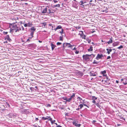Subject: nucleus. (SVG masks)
Masks as SVG:
<instances>
[{
  "label": "nucleus",
  "mask_w": 127,
  "mask_h": 127,
  "mask_svg": "<svg viewBox=\"0 0 127 127\" xmlns=\"http://www.w3.org/2000/svg\"><path fill=\"white\" fill-rule=\"evenodd\" d=\"M12 26L10 31L12 32H19L21 30V28L20 27L19 25H15Z\"/></svg>",
  "instance_id": "1"
},
{
  "label": "nucleus",
  "mask_w": 127,
  "mask_h": 127,
  "mask_svg": "<svg viewBox=\"0 0 127 127\" xmlns=\"http://www.w3.org/2000/svg\"><path fill=\"white\" fill-rule=\"evenodd\" d=\"M87 0H81L79 2H78V3L81 7L83 8L84 7V5H85L84 4L87 2Z\"/></svg>",
  "instance_id": "2"
},
{
  "label": "nucleus",
  "mask_w": 127,
  "mask_h": 127,
  "mask_svg": "<svg viewBox=\"0 0 127 127\" xmlns=\"http://www.w3.org/2000/svg\"><path fill=\"white\" fill-rule=\"evenodd\" d=\"M36 29L34 28V27H32L31 28L30 30L31 31V33L30 35V36H32L33 35L34 32L35 31Z\"/></svg>",
  "instance_id": "3"
},
{
  "label": "nucleus",
  "mask_w": 127,
  "mask_h": 127,
  "mask_svg": "<svg viewBox=\"0 0 127 127\" xmlns=\"http://www.w3.org/2000/svg\"><path fill=\"white\" fill-rule=\"evenodd\" d=\"M125 35L124 33H120V41H123L125 39Z\"/></svg>",
  "instance_id": "4"
},
{
  "label": "nucleus",
  "mask_w": 127,
  "mask_h": 127,
  "mask_svg": "<svg viewBox=\"0 0 127 127\" xmlns=\"http://www.w3.org/2000/svg\"><path fill=\"white\" fill-rule=\"evenodd\" d=\"M120 83H122L124 85H126L127 84V78H122L121 80Z\"/></svg>",
  "instance_id": "5"
},
{
  "label": "nucleus",
  "mask_w": 127,
  "mask_h": 127,
  "mask_svg": "<svg viewBox=\"0 0 127 127\" xmlns=\"http://www.w3.org/2000/svg\"><path fill=\"white\" fill-rule=\"evenodd\" d=\"M83 58L86 61L89 60L91 59L90 58V57L89 55L88 54L84 55L83 56Z\"/></svg>",
  "instance_id": "6"
},
{
  "label": "nucleus",
  "mask_w": 127,
  "mask_h": 127,
  "mask_svg": "<svg viewBox=\"0 0 127 127\" xmlns=\"http://www.w3.org/2000/svg\"><path fill=\"white\" fill-rule=\"evenodd\" d=\"M78 122L76 120H74L72 123L73 125L77 127H80L81 126L80 124H78Z\"/></svg>",
  "instance_id": "7"
},
{
  "label": "nucleus",
  "mask_w": 127,
  "mask_h": 127,
  "mask_svg": "<svg viewBox=\"0 0 127 127\" xmlns=\"http://www.w3.org/2000/svg\"><path fill=\"white\" fill-rule=\"evenodd\" d=\"M102 57H103V55L102 54H98L96 57V60H98L99 59H101Z\"/></svg>",
  "instance_id": "8"
},
{
  "label": "nucleus",
  "mask_w": 127,
  "mask_h": 127,
  "mask_svg": "<svg viewBox=\"0 0 127 127\" xmlns=\"http://www.w3.org/2000/svg\"><path fill=\"white\" fill-rule=\"evenodd\" d=\"M47 7H48V8H49V6H47V7H45L43 9L42 12V13H47V10H48Z\"/></svg>",
  "instance_id": "9"
},
{
  "label": "nucleus",
  "mask_w": 127,
  "mask_h": 127,
  "mask_svg": "<svg viewBox=\"0 0 127 127\" xmlns=\"http://www.w3.org/2000/svg\"><path fill=\"white\" fill-rule=\"evenodd\" d=\"M75 95V94L73 93L72 95H71L70 97L68 98V100H67L69 102L74 97Z\"/></svg>",
  "instance_id": "10"
},
{
  "label": "nucleus",
  "mask_w": 127,
  "mask_h": 127,
  "mask_svg": "<svg viewBox=\"0 0 127 127\" xmlns=\"http://www.w3.org/2000/svg\"><path fill=\"white\" fill-rule=\"evenodd\" d=\"M4 39L5 40H7L9 42H10L12 41L11 39L10 38L9 36L8 35H6Z\"/></svg>",
  "instance_id": "11"
},
{
  "label": "nucleus",
  "mask_w": 127,
  "mask_h": 127,
  "mask_svg": "<svg viewBox=\"0 0 127 127\" xmlns=\"http://www.w3.org/2000/svg\"><path fill=\"white\" fill-rule=\"evenodd\" d=\"M65 46L66 47H70L72 48V47L73 46H74V45H71L70 43H65Z\"/></svg>",
  "instance_id": "12"
},
{
  "label": "nucleus",
  "mask_w": 127,
  "mask_h": 127,
  "mask_svg": "<svg viewBox=\"0 0 127 127\" xmlns=\"http://www.w3.org/2000/svg\"><path fill=\"white\" fill-rule=\"evenodd\" d=\"M124 115H120V119H121L122 120H121L120 119V121H125V118L124 117Z\"/></svg>",
  "instance_id": "13"
},
{
  "label": "nucleus",
  "mask_w": 127,
  "mask_h": 127,
  "mask_svg": "<svg viewBox=\"0 0 127 127\" xmlns=\"http://www.w3.org/2000/svg\"><path fill=\"white\" fill-rule=\"evenodd\" d=\"M64 30L63 29H62V31H60V33H61V35L62 36H65V33L63 32Z\"/></svg>",
  "instance_id": "14"
},
{
  "label": "nucleus",
  "mask_w": 127,
  "mask_h": 127,
  "mask_svg": "<svg viewBox=\"0 0 127 127\" xmlns=\"http://www.w3.org/2000/svg\"><path fill=\"white\" fill-rule=\"evenodd\" d=\"M113 38L111 37L110 38L109 41L108 42H106L105 43H108V44H110V43H111L113 42Z\"/></svg>",
  "instance_id": "15"
},
{
  "label": "nucleus",
  "mask_w": 127,
  "mask_h": 127,
  "mask_svg": "<svg viewBox=\"0 0 127 127\" xmlns=\"http://www.w3.org/2000/svg\"><path fill=\"white\" fill-rule=\"evenodd\" d=\"M51 47L52 49V50H54L55 48L56 47L55 45L54 44L52 43H51Z\"/></svg>",
  "instance_id": "16"
},
{
  "label": "nucleus",
  "mask_w": 127,
  "mask_h": 127,
  "mask_svg": "<svg viewBox=\"0 0 127 127\" xmlns=\"http://www.w3.org/2000/svg\"><path fill=\"white\" fill-rule=\"evenodd\" d=\"M31 37H29L28 38L27 40V41L26 42H29L32 39L33 37V35L32 36H31Z\"/></svg>",
  "instance_id": "17"
},
{
  "label": "nucleus",
  "mask_w": 127,
  "mask_h": 127,
  "mask_svg": "<svg viewBox=\"0 0 127 127\" xmlns=\"http://www.w3.org/2000/svg\"><path fill=\"white\" fill-rule=\"evenodd\" d=\"M50 116L49 117H42V120H47L49 118H50Z\"/></svg>",
  "instance_id": "18"
},
{
  "label": "nucleus",
  "mask_w": 127,
  "mask_h": 127,
  "mask_svg": "<svg viewBox=\"0 0 127 127\" xmlns=\"http://www.w3.org/2000/svg\"><path fill=\"white\" fill-rule=\"evenodd\" d=\"M106 50L107 51V53L108 54H110V52H111L112 50L111 49H109L108 48H107L106 49Z\"/></svg>",
  "instance_id": "19"
},
{
  "label": "nucleus",
  "mask_w": 127,
  "mask_h": 127,
  "mask_svg": "<svg viewBox=\"0 0 127 127\" xmlns=\"http://www.w3.org/2000/svg\"><path fill=\"white\" fill-rule=\"evenodd\" d=\"M120 14L121 13V15H120V16L123 17V16L125 14V13L122 12H121V10L120 9Z\"/></svg>",
  "instance_id": "20"
},
{
  "label": "nucleus",
  "mask_w": 127,
  "mask_h": 127,
  "mask_svg": "<svg viewBox=\"0 0 127 127\" xmlns=\"http://www.w3.org/2000/svg\"><path fill=\"white\" fill-rule=\"evenodd\" d=\"M118 42H114L113 43V46H115L118 45L119 44Z\"/></svg>",
  "instance_id": "21"
},
{
  "label": "nucleus",
  "mask_w": 127,
  "mask_h": 127,
  "mask_svg": "<svg viewBox=\"0 0 127 127\" xmlns=\"http://www.w3.org/2000/svg\"><path fill=\"white\" fill-rule=\"evenodd\" d=\"M93 50V47L92 46H91L90 48L88 49V50L89 52L92 51Z\"/></svg>",
  "instance_id": "22"
},
{
  "label": "nucleus",
  "mask_w": 127,
  "mask_h": 127,
  "mask_svg": "<svg viewBox=\"0 0 127 127\" xmlns=\"http://www.w3.org/2000/svg\"><path fill=\"white\" fill-rule=\"evenodd\" d=\"M90 55V58L93 59V58L95 56V55H94L93 54H92L91 55Z\"/></svg>",
  "instance_id": "23"
},
{
  "label": "nucleus",
  "mask_w": 127,
  "mask_h": 127,
  "mask_svg": "<svg viewBox=\"0 0 127 127\" xmlns=\"http://www.w3.org/2000/svg\"><path fill=\"white\" fill-rule=\"evenodd\" d=\"M83 106L84 105L85 106H86L88 108H89L90 107V105H87V104L85 102H83Z\"/></svg>",
  "instance_id": "24"
},
{
  "label": "nucleus",
  "mask_w": 127,
  "mask_h": 127,
  "mask_svg": "<svg viewBox=\"0 0 127 127\" xmlns=\"http://www.w3.org/2000/svg\"><path fill=\"white\" fill-rule=\"evenodd\" d=\"M79 34H80V36L82 37L84 35L83 32L82 31H80V32Z\"/></svg>",
  "instance_id": "25"
},
{
  "label": "nucleus",
  "mask_w": 127,
  "mask_h": 127,
  "mask_svg": "<svg viewBox=\"0 0 127 127\" xmlns=\"http://www.w3.org/2000/svg\"><path fill=\"white\" fill-rule=\"evenodd\" d=\"M90 76H95L96 75L94 73H92L91 72L90 73Z\"/></svg>",
  "instance_id": "26"
},
{
  "label": "nucleus",
  "mask_w": 127,
  "mask_h": 127,
  "mask_svg": "<svg viewBox=\"0 0 127 127\" xmlns=\"http://www.w3.org/2000/svg\"><path fill=\"white\" fill-rule=\"evenodd\" d=\"M28 26L29 27H31V26H32V23H30V22H28V23H27Z\"/></svg>",
  "instance_id": "27"
},
{
  "label": "nucleus",
  "mask_w": 127,
  "mask_h": 127,
  "mask_svg": "<svg viewBox=\"0 0 127 127\" xmlns=\"http://www.w3.org/2000/svg\"><path fill=\"white\" fill-rule=\"evenodd\" d=\"M60 6V5L59 4H58L56 5H53V8L57 7H59Z\"/></svg>",
  "instance_id": "28"
},
{
  "label": "nucleus",
  "mask_w": 127,
  "mask_h": 127,
  "mask_svg": "<svg viewBox=\"0 0 127 127\" xmlns=\"http://www.w3.org/2000/svg\"><path fill=\"white\" fill-rule=\"evenodd\" d=\"M83 107V105L81 104H80L78 106V107H79L80 109H81Z\"/></svg>",
  "instance_id": "29"
},
{
  "label": "nucleus",
  "mask_w": 127,
  "mask_h": 127,
  "mask_svg": "<svg viewBox=\"0 0 127 127\" xmlns=\"http://www.w3.org/2000/svg\"><path fill=\"white\" fill-rule=\"evenodd\" d=\"M92 99L93 100H95L97 99V97H96L94 96H92Z\"/></svg>",
  "instance_id": "30"
},
{
  "label": "nucleus",
  "mask_w": 127,
  "mask_h": 127,
  "mask_svg": "<svg viewBox=\"0 0 127 127\" xmlns=\"http://www.w3.org/2000/svg\"><path fill=\"white\" fill-rule=\"evenodd\" d=\"M30 90L32 91H34V90L35 91L36 90V89H35L33 87H30Z\"/></svg>",
  "instance_id": "31"
},
{
  "label": "nucleus",
  "mask_w": 127,
  "mask_h": 127,
  "mask_svg": "<svg viewBox=\"0 0 127 127\" xmlns=\"http://www.w3.org/2000/svg\"><path fill=\"white\" fill-rule=\"evenodd\" d=\"M99 62L96 61L95 60H94V62L92 63L93 64H97Z\"/></svg>",
  "instance_id": "32"
},
{
  "label": "nucleus",
  "mask_w": 127,
  "mask_h": 127,
  "mask_svg": "<svg viewBox=\"0 0 127 127\" xmlns=\"http://www.w3.org/2000/svg\"><path fill=\"white\" fill-rule=\"evenodd\" d=\"M57 29H60L62 28V27L61 26V25H59L57 27Z\"/></svg>",
  "instance_id": "33"
},
{
  "label": "nucleus",
  "mask_w": 127,
  "mask_h": 127,
  "mask_svg": "<svg viewBox=\"0 0 127 127\" xmlns=\"http://www.w3.org/2000/svg\"><path fill=\"white\" fill-rule=\"evenodd\" d=\"M63 36H60V37H59L60 40H61V41H63Z\"/></svg>",
  "instance_id": "34"
},
{
  "label": "nucleus",
  "mask_w": 127,
  "mask_h": 127,
  "mask_svg": "<svg viewBox=\"0 0 127 127\" xmlns=\"http://www.w3.org/2000/svg\"><path fill=\"white\" fill-rule=\"evenodd\" d=\"M96 106L98 107L99 108H100L101 107V105H100V104L98 103H96Z\"/></svg>",
  "instance_id": "35"
},
{
  "label": "nucleus",
  "mask_w": 127,
  "mask_h": 127,
  "mask_svg": "<svg viewBox=\"0 0 127 127\" xmlns=\"http://www.w3.org/2000/svg\"><path fill=\"white\" fill-rule=\"evenodd\" d=\"M101 74L103 75H104L106 73V71L105 70H104L103 71H101Z\"/></svg>",
  "instance_id": "36"
},
{
  "label": "nucleus",
  "mask_w": 127,
  "mask_h": 127,
  "mask_svg": "<svg viewBox=\"0 0 127 127\" xmlns=\"http://www.w3.org/2000/svg\"><path fill=\"white\" fill-rule=\"evenodd\" d=\"M77 99H78V100H79L80 101H81L82 100V98L79 97H78L77 98Z\"/></svg>",
  "instance_id": "37"
},
{
  "label": "nucleus",
  "mask_w": 127,
  "mask_h": 127,
  "mask_svg": "<svg viewBox=\"0 0 127 127\" xmlns=\"http://www.w3.org/2000/svg\"><path fill=\"white\" fill-rule=\"evenodd\" d=\"M47 13H49V14H50L51 13H53L54 12L53 11V10H51V11H50V12H47Z\"/></svg>",
  "instance_id": "38"
},
{
  "label": "nucleus",
  "mask_w": 127,
  "mask_h": 127,
  "mask_svg": "<svg viewBox=\"0 0 127 127\" xmlns=\"http://www.w3.org/2000/svg\"><path fill=\"white\" fill-rule=\"evenodd\" d=\"M62 44V43L61 42H58L57 43V45H60Z\"/></svg>",
  "instance_id": "39"
},
{
  "label": "nucleus",
  "mask_w": 127,
  "mask_h": 127,
  "mask_svg": "<svg viewBox=\"0 0 127 127\" xmlns=\"http://www.w3.org/2000/svg\"><path fill=\"white\" fill-rule=\"evenodd\" d=\"M86 35H84L82 37L83 39H86Z\"/></svg>",
  "instance_id": "40"
},
{
  "label": "nucleus",
  "mask_w": 127,
  "mask_h": 127,
  "mask_svg": "<svg viewBox=\"0 0 127 127\" xmlns=\"http://www.w3.org/2000/svg\"><path fill=\"white\" fill-rule=\"evenodd\" d=\"M41 24L42 25H43L45 26L46 25V23L45 22L43 23H41Z\"/></svg>",
  "instance_id": "41"
},
{
  "label": "nucleus",
  "mask_w": 127,
  "mask_h": 127,
  "mask_svg": "<svg viewBox=\"0 0 127 127\" xmlns=\"http://www.w3.org/2000/svg\"><path fill=\"white\" fill-rule=\"evenodd\" d=\"M33 44H29L28 45V47H30V46L32 47V46H33Z\"/></svg>",
  "instance_id": "42"
},
{
  "label": "nucleus",
  "mask_w": 127,
  "mask_h": 127,
  "mask_svg": "<svg viewBox=\"0 0 127 127\" xmlns=\"http://www.w3.org/2000/svg\"><path fill=\"white\" fill-rule=\"evenodd\" d=\"M8 33V32H3V34L4 35H5L7 34Z\"/></svg>",
  "instance_id": "43"
},
{
  "label": "nucleus",
  "mask_w": 127,
  "mask_h": 127,
  "mask_svg": "<svg viewBox=\"0 0 127 127\" xmlns=\"http://www.w3.org/2000/svg\"><path fill=\"white\" fill-rule=\"evenodd\" d=\"M120 32L122 33H123L124 31L123 29H120Z\"/></svg>",
  "instance_id": "44"
},
{
  "label": "nucleus",
  "mask_w": 127,
  "mask_h": 127,
  "mask_svg": "<svg viewBox=\"0 0 127 127\" xmlns=\"http://www.w3.org/2000/svg\"><path fill=\"white\" fill-rule=\"evenodd\" d=\"M48 120L50 121L51 122L52 121V119L50 117V118H49L48 119Z\"/></svg>",
  "instance_id": "45"
},
{
  "label": "nucleus",
  "mask_w": 127,
  "mask_h": 127,
  "mask_svg": "<svg viewBox=\"0 0 127 127\" xmlns=\"http://www.w3.org/2000/svg\"><path fill=\"white\" fill-rule=\"evenodd\" d=\"M102 11L103 12H105L106 13H107L108 12V11L107 10L105 9V10H102Z\"/></svg>",
  "instance_id": "46"
},
{
  "label": "nucleus",
  "mask_w": 127,
  "mask_h": 127,
  "mask_svg": "<svg viewBox=\"0 0 127 127\" xmlns=\"http://www.w3.org/2000/svg\"><path fill=\"white\" fill-rule=\"evenodd\" d=\"M87 41H88V42L89 43H90V42L91 41V40H90L89 39H88L87 40Z\"/></svg>",
  "instance_id": "47"
},
{
  "label": "nucleus",
  "mask_w": 127,
  "mask_h": 127,
  "mask_svg": "<svg viewBox=\"0 0 127 127\" xmlns=\"http://www.w3.org/2000/svg\"><path fill=\"white\" fill-rule=\"evenodd\" d=\"M55 122V120H54L53 121H52L51 122L52 124L54 123Z\"/></svg>",
  "instance_id": "48"
},
{
  "label": "nucleus",
  "mask_w": 127,
  "mask_h": 127,
  "mask_svg": "<svg viewBox=\"0 0 127 127\" xmlns=\"http://www.w3.org/2000/svg\"><path fill=\"white\" fill-rule=\"evenodd\" d=\"M63 99L64 100H66L67 101H68L67 100H68V98H67L65 97V98H63Z\"/></svg>",
  "instance_id": "49"
},
{
  "label": "nucleus",
  "mask_w": 127,
  "mask_h": 127,
  "mask_svg": "<svg viewBox=\"0 0 127 127\" xmlns=\"http://www.w3.org/2000/svg\"><path fill=\"white\" fill-rule=\"evenodd\" d=\"M24 26L25 27H27L28 26L27 23H25L24 24Z\"/></svg>",
  "instance_id": "50"
},
{
  "label": "nucleus",
  "mask_w": 127,
  "mask_h": 127,
  "mask_svg": "<svg viewBox=\"0 0 127 127\" xmlns=\"http://www.w3.org/2000/svg\"><path fill=\"white\" fill-rule=\"evenodd\" d=\"M79 51H76L75 52V53L76 54H78L79 53Z\"/></svg>",
  "instance_id": "51"
},
{
  "label": "nucleus",
  "mask_w": 127,
  "mask_h": 127,
  "mask_svg": "<svg viewBox=\"0 0 127 127\" xmlns=\"http://www.w3.org/2000/svg\"><path fill=\"white\" fill-rule=\"evenodd\" d=\"M110 58H111V57L110 56H108L107 57V59H110Z\"/></svg>",
  "instance_id": "52"
},
{
  "label": "nucleus",
  "mask_w": 127,
  "mask_h": 127,
  "mask_svg": "<svg viewBox=\"0 0 127 127\" xmlns=\"http://www.w3.org/2000/svg\"><path fill=\"white\" fill-rule=\"evenodd\" d=\"M27 110H26L25 109L24 110V112L26 113H27Z\"/></svg>",
  "instance_id": "53"
},
{
  "label": "nucleus",
  "mask_w": 127,
  "mask_h": 127,
  "mask_svg": "<svg viewBox=\"0 0 127 127\" xmlns=\"http://www.w3.org/2000/svg\"><path fill=\"white\" fill-rule=\"evenodd\" d=\"M92 102L94 103H96V101L95 100H93L92 101Z\"/></svg>",
  "instance_id": "54"
},
{
  "label": "nucleus",
  "mask_w": 127,
  "mask_h": 127,
  "mask_svg": "<svg viewBox=\"0 0 127 127\" xmlns=\"http://www.w3.org/2000/svg\"><path fill=\"white\" fill-rule=\"evenodd\" d=\"M53 1L54 3H56L58 2V1L56 0H53Z\"/></svg>",
  "instance_id": "55"
},
{
  "label": "nucleus",
  "mask_w": 127,
  "mask_h": 127,
  "mask_svg": "<svg viewBox=\"0 0 127 127\" xmlns=\"http://www.w3.org/2000/svg\"><path fill=\"white\" fill-rule=\"evenodd\" d=\"M123 46L122 45H120V49L123 48Z\"/></svg>",
  "instance_id": "56"
},
{
  "label": "nucleus",
  "mask_w": 127,
  "mask_h": 127,
  "mask_svg": "<svg viewBox=\"0 0 127 127\" xmlns=\"http://www.w3.org/2000/svg\"><path fill=\"white\" fill-rule=\"evenodd\" d=\"M121 65H120V70H121V69H123V68H121L122 67V66H121Z\"/></svg>",
  "instance_id": "57"
},
{
  "label": "nucleus",
  "mask_w": 127,
  "mask_h": 127,
  "mask_svg": "<svg viewBox=\"0 0 127 127\" xmlns=\"http://www.w3.org/2000/svg\"><path fill=\"white\" fill-rule=\"evenodd\" d=\"M80 75L81 76H82L83 75V73L82 72L80 73Z\"/></svg>",
  "instance_id": "58"
},
{
  "label": "nucleus",
  "mask_w": 127,
  "mask_h": 127,
  "mask_svg": "<svg viewBox=\"0 0 127 127\" xmlns=\"http://www.w3.org/2000/svg\"><path fill=\"white\" fill-rule=\"evenodd\" d=\"M80 109V108L79 107L78 108H76V110L77 111H79V110Z\"/></svg>",
  "instance_id": "59"
},
{
  "label": "nucleus",
  "mask_w": 127,
  "mask_h": 127,
  "mask_svg": "<svg viewBox=\"0 0 127 127\" xmlns=\"http://www.w3.org/2000/svg\"><path fill=\"white\" fill-rule=\"evenodd\" d=\"M123 54H121V56H120V57L121 58H122L123 57Z\"/></svg>",
  "instance_id": "60"
},
{
  "label": "nucleus",
  "mask_w": 127,
  "mask_h": 127,
  "mask_svg": "<svg viewBox=\"0 0 127 127\" xmlns=\"http://www.w3.org/2000/svg\"><path fill=\"white\" fill-rule=\"evenodd\" d=\"M51 11V10H50V9H49L48 10V11L47 12H50V11Z\"/></svg>",
  "instance_id": "61"
},
{
  "label": "nucleus",
  "mask_w": 127,
  "mask_h": 127,
  "mask_svg": "<svg viewBox=\"0 0 127 127\" xmlns=\"http://www.w3.org/2000/svg\"><path fill=\"white\" fill-rule=\"evenodd\" d=\"M39 119H38V118H35V120L36 121H37Z\"/></svg>",
  "instance_id": "62"
},
{
  "label": "nucleus",
  "mask_w": 127,
  "mask_h": 127,
  "mask_svg": "<svg viewBox=\"0 0 127 127\" xmlns=\"http://www.w3.org/2000/svg\"><path fill=\"white\" fill-rule=\"evenodd\" d=\"M103 75L104 76H105V77H107V75L106 74H105L104 75Z\"/></svg>",
  "instance_id": "63"
},
{
  "label": "nucleus",
  "mask_w": 127,
  "mask_h": 127,
  "mask_svg": "<svg viewBox=\"0 0 127 127\" xmlns=\"http://www.w3.org/2000/svg\"><path fill=\"white\" fill-rule=\"evenodd\" d=\"M56 127H62L60 125H58Z\"/></svg>",
  "instance_id": "64"
}]
</instances>
